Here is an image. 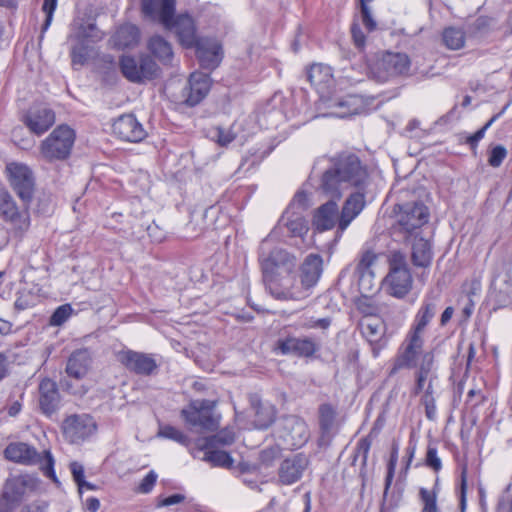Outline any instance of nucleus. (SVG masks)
Masks as SVG:
<instances>
[{
	"mask_svg": "<svg viewBox=\"0 0 512 512\" xmlns=\"http://www.w3.org/2000/svg\"><path fill=\"white\" fill-rule=\"evenodd\" d=\"M211 79L208 74L194 72L189 78V93L186 102L190 106L200 103L210 90Z\"/></svg>",
	"mask_w": 512,
	"mask_h": 512,
	"instance_id": "obj_34",
	"label": "nucleus"
},
{
	"mask_svg": "<svg viewBox=\"0 0 512 512\" xmlns=\"http://www.w3.org/2000/svg\"><path fill=\"white\" fill-rule=\"evenodd\" d=\"M275 435L280 444L290 450L302 447L309 438L305 421L294 415L284 416L279 420Z\"/></svg>",
	"mask_w": 512,
	"mask_h": 512,
	"instance_id": "obj_10",
	"label": "nucleus"
},
{
	"mask_svg": "<svg viewBox=\"0 0 512 512\" xmlns=\"http://www.w3.org/2000/svg\"><path fill=\"white\" fill-rule=\"evenodd\" d=\"M507 155L505 147L502 145L495 146L489 156L488 163L492 167H499Z\"/></svg>",
	"mask_w": 512,
	"mask_h": 512,
	"instance_id": "obj_57",
	"label": "nucleus"
},
{
	"mask_svg": "<svg viewBox=\"0 0 512 512\" xmlns=\"http://www.w3.org/2000/svg\"><path fill=\"white\" fill-rule=\"evenodd\" d=\"M442 37L446 47L451 50H459L465 44V32L459 27H447Z\"/></svg>",
	"mask_w": 512,
	"mask_h": 512,
	"instance_id": "obj_42",
	"label": "nucleus"
},
{
	"mask_svg": "<svg viewBox=\"0 0 512 512\" xmlns=\"http://www.w3.org/2000/svg\"><path fill=\"white\" fill-rule=\"evenodd\" d=\"M6 172L17 196L24 205H30L35 192V177L32 170L25 164L11 162L6 165Z\"/></svg>",
	"mask_w": 512,
	"mask_h": 512,
	"instance_id": "obj_12",
	"label": "nucleus"
},
{
	"mask_svg": "<svg viewBox=\"0 0 512 512\" xmlns=\"http://www.w3.org/2000/svg\"><path fill=\"white\" fill-rule=\"evenodd\" d=\"M120 69L126 79L133 83H142L156 78L159 67L148 55H143L139 60L132 56H122Z\"/></svg>",
	"mask_w": 512,
	"mask_h": 512,
	"instance_id": "obj_13",
	"label": "nucleus"
},
{
	"mask_svg": "<svg viewBox=\"0 0 512 512\" xmlns=\"http://www.w3.org/2000/svg\"><path fill=\"white\" fill-rule=\"evenodd\" d=\"M328 161L331 166L323 173L320 183V190L326 197L342 198L348 188L365 184L368 173L356 154L342 152Z\"/></svg>",
	"mask_w": 512,
	"mask_h": 512,
	"instance_id": "obj_2",
	"label": "nucleus"
},
{
	"mask_svg": "<svg viewBox=\"0 0 512 512\" xmlns=\"http://www.w3.org/2000/svg\"><path fill=\"white\" fill-rule=\"evenodd\" d=\"M306 202H307V194L304 191H299L295 194L292 202L287 208H292V210L295 211H301L303 214V211L306 208Z\"/></svg>",
	"mask_w": 512,
	"mask_h": 512,
	"instance_id": "obj_62",
	"label": "nucleus"
},
{
	"mask_svg": "<svg viewBox=\"0 0 512 512\" xmlns=\"http://www.w3.org/2000/svg\"><path fill=\"white\" fill-rule=\"evenodd\" d=\"M275 232L264 239L259 247V262L262 269L263 279L274 274H283L285 271H293L296 266V258L282 248H271V239Z\"/></svg>",
	"mask_w": 512,
	"mask_h": 512,
	"instance_id": "obj_5",
	"label": "nucleus"
},
{
	"mask_svg": "<svg viewBox=\"0 0 512 512\" xmlns=\"http://www.w3.org/2000/svg\"><path fill=\"white\" fill-rule=\"evenodd\" d=\"M204 459L213 466L231 468L233 465V459L230 454L222 450H209L205 453Z\"/></svg>",
	"mask_w": 512,
	"mask_h": 512,
	"instance_id": "obj_44",
	"label": "nucleus"
},
{
	"mask_svg": "<svg viewBox=\"0 0 512 512\" xmlns=\"http://www.w3.org/2000/svg\"><path fill=\"white\" fill-rule=\"evenodd\" d=\"M91 362V354L87 348L75 350L67 360L65 371L69 377L80 380L87 375Z\"/></svg>",
	"mask_w": 512,
	"mask_h": 512,
	"instance_id": "obj_32",
	"label": "nucleus"
},
{
	"mask_svg": "<svg viewBox=\"0 0 512 512\" xmlns=\"http://www.w3.org/2000/svg\"><path fill=\"white\" fill-rule=\"evenodd\" d=\"M376 254L370 250L362 253L359 262L356 265L355 273L358 275L359 289L363 292H369L372 287L373 272L372 265L376 261Z\"/></svg>",
	"mask_w": 512,
	"mask_h": 512,
	"instance_id": "obj_35",
	"label": "nucleus"
},
{
	"mask_svg": "<svg viewBox=\"0 0 512 512\" xmlns=\"http://www.w3.org/2000/svg\"><path fill=\"white\" fill-rule=\"evenodd\" d=\"M277 348L283 355H294L297 357H312L318 350V345L309 337L297 338L287 337L277 342Z\"/></svg>",
	"mask_w": 512,
	"mask_h": 512,
	"instance_id": "obj_22",
	"label": "nucleus"
},
{
	"mask_svg": "<svg viewBox=\"0 0 512 512\" xmlns=\"http://www.w3.org/2000/svg\"><path fill=\"white\" fill-rule=\"evenodd\" d=\"M175 0H141L142 12L165 28H170L175 13Z\"/></svg>",
	"mask_w": 512,
	"mask_h": 512,
	"instance_id": "obj_20",
	"label": "nucleus"
},
{
	"mask_svg": "<svg viewBox=\"0 0 512 512\" xmlns=\"http://www.w3.org/2000/svg\"><path fill=\"white\" fill-rule=\"evenodd\" d=\"M411 243V263L415 268L428 269L433 261V247L429 240L420 235H415L410 240Z\"/></svg>",
	"mask_w": 512,
	"mask_h": 512,
	"instance_id": "obj_25",
	"label": "nucleus"
},
{
	"mask_svg": "<svg viewBox=\"0 0 512 512\" xmlns=\"http://www.w3.org/2000/svg\"><path fill=\"white\" fill-rule=\"evenodd\" d=\"M63 433L71 443H80L95 433L96 422L88 414L71 415L63 421Z\"/></svg>",
	"mask_w": 512,
	"mask_h": 512,
	"instance_id": "obj_17",
	"label": "nucleus"
},
{
	"mask_svg": "<svg viewBox=\"0 0 512 512\" xmlns=\"http://www.w3.org/2000/svg\"><path fill=\"white\" fill-rule=\"evenodd\" d=\"M424 338L412 333H407L400 344L388 375L394 376L402 369H414L419 366L424 355Z\"/></svg>",
	"mask_w": 512,
	"mask_h": 512,
	"instance_id": "obj_7",
	"label": "nucleus"
},
{
	"mask_svg": "<svg viewBox=\"0 0 512 512\" xmlns=\"http://www.w3.org/2000/svg\"><path fill=\"white\" fill-rule=\"evenodd\" d=\"M438 491V479H436L433 489L429 490L424 487L419 489V499L423 505L421 512H439L437 506Z\"/></svg>",
	"mask_w": 512,
	"mask_h": 512,
	"instance_id": "obj_41",
	"label": "nucleus"
},
{
	"mask_svg": "<svg viewBox=\"0 0 512 512\" xmlns=\"http://www.w3.org/2000/svg\"><path fill=\"white\" fill-rule=\"evenodd\" d=\"M361 3V15L364 26L372 31L376 28V22L373 20L369 7L365 0H360Z\"/></svg>",
	"mask_w": 512,
	"mask_h": 512,
	"instance_id": "obj_61",
	"label": "nucleus"
},
{
	"mask_svg": "<svg viewBox=\"0 0 512 512\" xmlns=\"http://www.w3.org/2000/svg\"><path fill=\"white\" fill-rule=\"evenodd\" d=\"M365 207L362 192L352 193L345 201L338 220V234L341 235Z\"/></svg>",
	"mask_w": 512,
	"mask_h": 512,
	"instance_id": "obj_27",
	"label": "nucleus"
},
{
	"mask_svg": "<svg viewBox=\"0 0 512 512\" xmlns=\"http://www.w3.org/2000/svg\"><path fill=\"white\" fill-rule=\"evenodd\" d=\"M397 461H398V445L393 444L390 459H389L388 466H387V475L385 478L384 496L387 495L388 490L392 484Z\"/></svg>",
	"mask_w": 512,
	"mask_h": 512,
	"instance_id": "obj_51",
	"label": "nucleus"
},
{
	"mask_svg": "<svg viewBox=\"0 0 512 512\" xmlns=\"http://www.w3.org/2000/svg\"><path fill=\"white\" fill-rule=\"evenodd\" d=\"M4 456L7 460L22 465H38L43 474L50 478L54 483H59L54 470V458L50 451L46 450L43 454L24 442L10 443L4 450Z\"/></svg>",
	"mask_w": 512,
	"mask_h": 512,
	"instance_id": "obj_4",
	"label": "nucleus"
},
{
	"mask_svg": "<svg viewBox=\"0 0 512 512\" xmlns=\"http://www.w3.org/2000/svg\"><path fill=\"white\" fill-rule=\"evenodd\" d=\"M157 477L158 476L154 471H150L140 482L137 487V491L142 494L150 493L156 484Z\"/></svg>",
	"mask_w": 512,
	"mask_h": 512,
	"instance_id": "obj_56",
	"label": "nucleus"
},
{
	"mask_svg": "<svg viewBox=\"0 0 512 512\" xmlns=\"http://www.w3.org/2000/svg\"><path fill=\"white\" fill-rule=\"evenodd\" d=\"M319 427L322 437L330 435L336 420V410L329 404L324 403L319 406Z\"/></svg>",
	"mask_w": 512,
	"mask_h": 512,
	"instance_id": "obj_40",
	"label": "nucleus"
},
{
	"mask_svg": "<svg viewBox=\"0 0 512 512\" xmlns=\"http://www.w3.org/2000/svg\"><path fill=\"white\" fill-rule=\"evenodd\" d=\"M140 31L136 25L124 24L112 36L113 45L120 48H129L138 44Z\"/></svg>",
	"mask_w": 512,
	"mask_h": 512,
	"instance_id": "obj_38",
	"label": "nucleus"
},
{
	"mask_svg": "<svg viewBox=\"0 0 512 512\" xmlns=\"http://www.w3.org/2000/svg\"><path fill=\"white\" fill-rule=\"evenodd\" d=\"M249 403L254 411V426L257 429H267L275 420V407L269 402H263L256 393L249 395Z\"/></svg>",
	"mask_w": 512,
	"mask_h": 512,
	"instance_id": "obj_29",
	"label": "nucleus"
},
{
	"mask_svg": "<svg viewBox=\"0 0 512 512\" xmlns=\"http://www.w3.org/2000/svg\"><path fill=\"white\" fill-rule=\"evenodd\" d=\"M23 206L20 210L12 195L4 188L0 189V217L20 235L30 227V205Z\"/></svg>",
	"mask_w": 512,
	"mask_h": 512,
	"instance_id": "obj_14",
	"label": "nucleus"
},
{
	"mask_svg": "<svg viewBox=\"0 0 512 512\" xmlns=\"http://www.w3.org/2000/svg\"><path fill=\"white\" fill-rule=\"evenodd\" d=\"M426 464L435 471H439L442 468V463L437 455L436 447L428 446L426 453Z\"/></svg>",
	"mask_w": 512,
	"mask_h": 512,
	"instance_id": "obj_60",
	"label": "nucleus"
},
{
	"mask_svg": "<svg viewBox=\"0 0 512 512\" xmlns=\"http://www.w3.org/2000/svg\"><path fill=\"white\" fill-rule=\"evenodd\" d=\"M115 128H141V124L132 114H126L120 116L113 123Z\"/></svg>",
	"mask_w": 512,
	"mask_h": 512,
	"instance_id": "obj_58",
	"label": "nucleus"
},
{
	"mask_svg": "<svg viewBox=\"0 0 512 512\" xmlns=\"http://www.w3.org/2000/svg\"><path fill=\"white\" fill-rule=\"evenodd\" d=\"M397 224L395 229L403 235L404 240L420 235L421 228L428 222L429 210L422 202H409L397 205Z\"/></svg>",
	"mask_w": 512,
	"mask_h": 512,
	"instance_id": "obj_6",
	"label": "nucleus"
},
{
	"mask_svg": "<svg viewBox=\"0 0 512 512\" xmlns=\"http://www.w3.org/2000/svg\"><path fill=\"white\" fill-rule=\"evenodd\" d=\"M309 466V459L303 453L285 458L278 467V482L281 485H292L298 482Z\"/></svg>",
	"mask_w": 512,
	"mask_h": 512,
	"instance_id": "obj_18",
	"label": "nucleus"
},
{
	"mask_svg": "<svg viewBox=\"0 0 512 512\" xmlns=\"http://www.w3.org/2000/svg\"><path fill=\"white\" fill-rule=\"evenodd\" d=\"M73 314V308L70 304H63L55 309L49 319V324L53 327L63 325Z\"/></svg>",
	"mask_w": 512,
	"mask_h": 512,
	"instance_id": "obj_47",
	"label": "nucleus"
},
{
	"mask_svg": "<svg viewBox=\"0 0 512 512\" xmlns=\"http://www.w3.org/2000/svg\"><path fill=\"white\" fill-rule=\"evenodd\" d=\"M433 364L434 355L432 352L428 351V353L424 355L423 360L420 362L419 366L415 368L416 383L413 391L415 395L421 393L424 390L425 385L428 384L431 379H437L436 375L432 371Z\"/></svg>",
	"mask_w": 512,
	"mask_h": 512,
	"instance_id": "obj_37",
	"label": "nucleus"
},
{
	"mask_svg": "<svg viewBox=\"0 0 512 512\" xmlns=\"http://www.w3.org/2000/svg\"><path fill=\"white\" fill-rule=\"evenodd\" d=\"M280 451L281 450L278 446L263 449L260 453L261 463L266 466H270L275 459L279 458Z\"/></svg>",
	"mask_w": 512,
	"mask_h": 512,
	"instance_id": "obj_59",
	"label": "nucleus"
},
{
	"mask_svg": "<svg viewBox=\"0 0 512 512\" xmlns=\"http://www.w3.org/2000/svg\"><path fill=\"white\" fill-rule=\"evenodd\" d=\"M117 138L130 143H139L147 136L146 130H113Z\"/></svg>",
	"mask_w": 512,
	"mask_h": 512,
	"instance_id": "obj_50",
	"label": "nucleus"
},
{
	"mask_svg": "<svg viewBox=\"0 0 512 512\" xmlns=\"http://www.w3.org/2000/svg\"><path fill=\"white\" fill-rule=\"evenodd\" d=\"M372 445V439L370 435L361 438L355 447L353 463L358 457H361L362 470L366 467L368 461L369 451Z\"/></svg>",
	"mask_w": 512,
	"mask_h": 512,
	"instance_id": "obj_46",
	"label": "nucleus"
},
{
	"mask_svg": "<svg viewBox=\"0 0 512 512\" xmlns=\"http://www.w3.org/2000/svg\"><path fill=\"white\" fill-rule=\"evenodd\" d=\"M323 271V260L319 254H309L301 266V283L306 292L316 285Z\"/></svg>",
	"mask_w": 512,
	"mask_h": 512,
	"instance_id": "obj_33",
	"label": "nucleus"
},
{
	"mask_svg": "<svg viewBox=\"0 0 512 512\" xmlns=\"http://www.w3.org/2000/svg\"><path fill=\"white\" fill-rule=\"evenodd\" d=\"M57 7V0H44L42 10L46 14L45 21L43 23V30H48L52 20L53 15Z\"/></svg>",
	"mask_w": 512,
	"mask_h": 512,
	"instance_id": "obj_55",
	"label": "nucleus"
},
{
	"mask_svg": "<svg viewBox=\"0 0 512 512\" xmlns=\"http://www.w3.org/2000/svg\"><path fill=\"white\" fill-rule=\"evenodd\" d=\"M410 69V59L405 53L385 52L371 67L370 76L377 82L404 75Z\"/></svg>",
	"mask_w": 512,
	"mask_h": 512,
	"instance_id": "obj_11",
	"label": "nucleus"
},
{
	"mask_svg": "<svg viewBox=\"0 0 512 512\" xmlns=\"http://www.w3.org/2000/svg\"><path fill=\"white\" fill-rule=\"evenodd\" d=\"M286 230V235L291 238H299L304 240L305 235L308 233V222L301 213V211L292 210L287 208L278 221L276 228L273 230Z\"/></svg>",
	"mask_w": 512,
	"mask_h": 512,
	"instance_id": "obj_21",
	"label": "nucleus"
},
{
	"mask_svg": "<svg viewBox=\"0 0 512 512\" xmlns=\"http://www.w3.org/2000/svg\"><path fill=\"white\" fill-rule=\"evenodd\" d=\"M28 128H50L55 122L54 112L44 105H36L24 116Z\"/></svg>",
	"mask_w": 512,
	"mask_h": 512,
	"instance_id": "obj_36",
	"label": "nucleus"
},
{
	"mask_svg": "<svg viewBox=\"0 0 512 512\" xmlns=\"http://www.w3.org/2000/svg\"><path fill=\"white\" fill-rule=\"evenodd\" d=\"M194 47L196 56L200 65L204 69L214 70L223 59V50L221 43L215 38H199Z\"/></svg>",
	"mask_w": 512,
	"mask_h": 512,
	"instance_id": "obj_19",
	"label": "nucleus"
},
{
	"mask_svg": "<svg viewBox=\"0 0 512 512\" xmlns=\"http://www.w3.org/2000/svg\"><path fill=\"white\" fill-rule=\"evenodd\" d=\"M48 508V502L44 500H38L30 505H25L21 512H46Z\"/></svg>",
	"mask_w": 512,
	"mask_h": 512,
	"instance_id": "obj_64",
	"label": "nucleus"
},
{
	"mask_svg": "<svg viewBox=\"0 0 512 512\" xmlns=\"http://www.w3.org/2000/svg\"><path fill=\"white\" fill-rule=\"evenodd\" d=\"M169 29H174L181 45L184 47H194L196 41L199 39L196 35L194 20L187 14H181L175 20L173 18Z\"/></svg>",
	"mask_w": 512,
	"mask_h": 512,
	"instance_id": "obj_30",
	"label": "nucleus"
},
{
	"mask_svg": "<svg viewBox=\"0 0 512 512\" xmlns=\"http://www.w3.org/2000/svg\"><path fill=\"white\" fill-rule=\"evenodd\" d=\"M57 7V0H44L42 10L46 14L45 21L43 23V30H48L52 20L53 15Z\"/></svg>",
	"mask_w": 512,
	"mask_h": 512,
	"instance_id": "obj_54",
	"label": "nucleus"
},
{
	"mask_svg": "<svg viewBox=\"0 0 512 512\" xmlns=\"http://www.w3.org/2000/svg\"><path fill=\"white\" fill-rule=\"evenodd\" d=\"M360 328L362 335L372 346L373 356L378 357L386 345V342L382 341L385 330L383 322L378 318L364 317L360 322Z\"/></svg>",
	"mask_w": 512,
	"mask_h": 512,
	"instance_id": "obj_26",
	"label": "nucleus"
},
{
	"mask_svg": "<svg viewBox=\"0 0 512 512\" xmlns=\"http://www.w3.org/2000/svg\"><path fill=\"white\" fill-rule=\"evenodd\" d=\"M73 480L78 486V490L81 493L83 490L84 483V467L77 461H73L69 465Z\"/></svg>",
	"mask_w": 512,
	"mask_h": 512,
	"instance_id": "obj_53",
	"label": "nucleus"
},
{
	"mask_svg": "<svg viewBox=\"0 0 512 512\" xmlns=\"http://www.w3.org/2000/svg\"><path fill=\"white\" fill-rule=\"evenodd\" d=\"M206 137L220 147L228 146L236 137L233 130H207Z\"/></svg>",
	"mask_w": 512,
	"mask_h": 512,
	"instance_id": "obj_48",
	"label": "nucleus"
},
{
	"mask_svg": "<svg viewBox=\"0 0 512 512\" xmlns=\"http://www.w3.org/2000/svg\"><path fill=\"white\" fill-rule=\"evenodd\" d=\"M215 403L209 400H197L182 409L181 416L185 423L198 432L215 431L219 426V419L214 416Z\"/></svg>",
	"mask_w": 512,
	"mask_h": 512,
	"instance_id": "obj_9",
	"label": "nucleus"
},
{
	"mask_svg": "<svg viewBox=\"0 0 512 512\" xmlns=\"http://www.w3.org/2000/svg\"><path fill=\"white\" fill-rule=\"evenodd\" d=\"M158 436L173 440L185 446H187L190 442L189 437L186 434H184L181 430L171 425H165L160 427Z\"/></svg>",
	"mask_w": 512,
	"mask_h": 512,
	"instance_id": "obj_45",
	"label": "nucleus"
},
{
	"mask_svg": "<svg viewBox=\"0 0 512 512\" xmlns=\"http://www.w3.org/2000/svg\"><path fill=\"white\" fill-rule=\"evenodd\" d=\"M38 297L30 290H22L18 293L14 303L15 309L22 311L35 306Z\"/></svg>",
	"mask_w": 512,
	"mask_h": 512,
	"instance_id": "obj_49",
	"label": "nucleus"
},
{
	"mask_svg": "<svg viewBox=\"0 0 512 512\" xmlns=\"http://www.w3.org/2000/svg\"><path fill=\"white\" fill-rule=\"evenodd\" d=\"M119 362L127 370L141 376H151L158 372L159 364L151 354L134 350H123L117 355Z\"/></svg>",
	"mask_w": 512,
	"mask_h": 512,
	"instance_id": "obj_16",
	"label": "nucleus"
},
{
	"mask_svg": "<svg viewBox=\"0 0 512 512\" xmlns=\"http://www.w3.org/2000/svg\"><path fill=\"white\" fill-rule=\"evenodd\" d=\"M410 270L405 253L393 251L389 257V271Z\"/></svg>",
	"mask_w": 512,
	"mask_h": 512,
	"instance_id": "obj_52",
	"label": "nucleus"
},
{
	"mask_svg": "<svg viewBox=\"0 0 512 512\" xmlns=\"http://www.w3.org/2000/svg\"><path fill=\"white\" fill-rule=\"evenodd\" d=\"M60 394L55 381L44 378L39 384V407L47 416L53 414L59 407Z\"/></svg>",
	"mask_w": 512,
	"mask_h": 512,
	"instance_id": "obj_28",
	"label": "nucleus"
},
{
	"mask_svg": "<svg viewBox=\"0 0 512 512\" xmlns=\"http://www.w3.org/2000/svg\"><path fill=\"white\" fill-rule=\"evenodd\" d=\"M41 480L30 474H21L5 480L0 491V512H14L31 493L40 489Z\"/></svg>",
	"mask_w": 512,
	"mask_h": 512,
	"instance_id": "obj_3",
	"label": "nucleus"
},
{
	"mask_svg": "<svg viewBox=\"0 0 512 512\" xmlns=\"http://www.w3.org/2000/svg\"><path fill=\"white\" fill-rule=\"evenodd\" d=\"M149 52L163 65H170L174 56L171 44L161 36H153L147 43Z\"/></svg>",
	"mask_w": 512,
	"mask_h": 512,
	"instance_id": "obj_39",
	"label": "nucleus"
},
{
	"mask_svg": "<svg viewBox=\"0 0 512 512\" xmlns=\"http://www.w3.org/2000/svg\"><path fill=\"white\" fill-rule=\"evenodd\" d=\"M329 198L327 202L316 209L313 216L312 224L319 232L330 230L334 228L336 224L338 225L340 215L337 201L341 198Z\"/></svg>",
	"mask_w": 512,
	"mask_h": 512,
	"instance_id": "obj_23",
	"label": "nucleus"
},
{
	"mask_svg": "<svg viewBox=\"0 0 512 512\" xmlns=\"http://www.w3.org/2000/svg\"><path fill=\"white\" fill-rule=\"evenodd\" d=\"M413 278L410 270L389 271L384 285L389 295L402 299L412 289Z\"/></svg>",
	"mask_w": 512,
	"mask_h": 512,
	"instance_id": "obj_24",
	"label": "nucleus"
},
{
	"mask_svg": "<svg viewBox=\"0 0 512 512\" xmlns=\"http://www.w3.org/2000/svg\"><path fill=\"white\" fill-rule=\"evenodd\" d=\"M87 50L84 47H73L71 51V57L73 64L83 65L87 60Z\"/></svg>",
	"mask_w": 512,
	"mask_h": 512,
	"instance_id": "obj_63",
	"label": "nucleus"
},
{
	"mask_svg": "<svg viewBox=\"0 0 512 512\" xmlns=\"http://www.w3.org/2000/svg\"><path fill=\"white\" fill-rule=\"evenodd\" d=\"M308 80L319 94V109L323 111L316 117L347 118L365 111L366 103L363 97L358 95L338 97L331 94L334 77L330 66L313 64L308 70Z\"/></svg>",
	"mask_w": 512,
	"mask_h": 512,
	"instance_id": "obj_1",
	"label": "nucleus"
},
{
	"mask_svg": "<svg viewBox=\"0 0 512 512\" xmlns=\"http://www.w3.org/2000/svg\"><path fill=\"white\" fill-rule=\"evenodd\" d=\"M235 440V433L230 429H222L217 434L205 439L204 448H214L218 445H231Z\"/></svg>",
	"mask_w": 512,
	"mask_h": 512,
	"instance_id": "obj_43",
	"label": "nucleus"
},
{
	"mask_svg": "<svg viewBox=\"0 0 512 512\" xmlns=\"http://www.w3.org/2000/svg\"><path fill=\"white\" fill-rule=\"evenodd\" d=\"M437 302V299L432 297H426L423 300L421 307L415 315L413 324L408 331L409 333L423 337L427 325L431 322L437 312Z\"/></svg>",
	"mask_w": 512,
	"mask_h": 512,
	"instance_id": "obj_31",
	"label": "nucleus"
},
{
	"mask_svg": "<svg viewBox=\"0 0 512 512\" xmlns=\"http://www.w3.org/2000/svg\"><path fill=\"white\" fill-rule=\"evenodd\" d=\"M75 141V130H53L42 142L41 152L49 160L66 159Z\"/></svg>",
	"mask_w": 512,
	"mask_h": 512,
	"instance_id": "obj_15",
	"label": "nucleus"
},
{
	"mask_svg": "<svg viewBox=\"0 0 512 512\" xmlns=\"http://www.w3.org/2000/svg\"><path fill=\"white\" fill-rule=\"evenodd\" d=\"M267 289L273 297L280 300H300L309 294L301 281L296 278V268L293 271L277 273L263 279Z\"/></svg>",
	"mask_w": 512,
	"mask_h": 512,
	"instance_id": "obj_8",
	"label": "nucleus"
}]
</instances>
